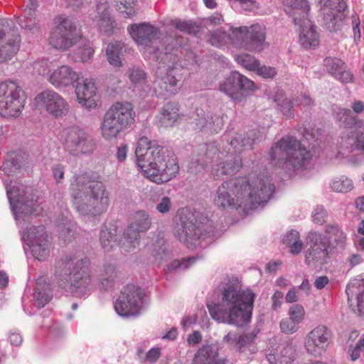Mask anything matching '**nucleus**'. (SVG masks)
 <instances>
[{
  "label": "nucleus",
  "instance_id": "obj_5",
  "mask_svg": "<svg viewBox=\"0 0 364 364\" xmlns=\"http://www.w3.org/2000/svg\"><path fill=\"white\" fill-rule=\"evenodd\" d=\"M174 236L188 247H195L202 241L211 243L220 233L214 222L203 213L189 208L181 210L173 229Z\"/></svg>",
  "mask_w": 364,
  "mask_h": 364
},
{
  "label": "nucleus",
  "instance_id": "obj_48",
  "mask_svg": "<svg viewBox=\"0 0 364 364\" xmlns=\"http://www.w3.org/2000/svg\"><path fill=\"white\" fill-rule=\"evenodd\" d=\"M171 25L181 32L196 35L200 31V26L191 20L175 18L171 21Z\"/></svg>",
  "mask_w": 364,
  "mask_h": 364
},
{
  "label": "nucleus",
  "instance_id": "obj_19",
  "mask_svg": "<svg viewBox=\"0 0 364 364\" xmlns=\"http://www.w3.org/2000/svg\"><path fill=\"white\" fill-rule=\"evenodd\" d=\"M236 35L237 47L261 51L266 46V28L263 24L255 23L250 27H237Z\"/></svg>",
  "mask_w": 364,
  "mask_h": 364
},
{
  "label": "nucleus",
  "instance_id": "obj_27",
  "mask_svg": "<svg viewBox=\"0 0 364 364\" xmlns=\"http://www.w3.org/2000/svg\"><path fill=\"white\" fill-rule=\"evenodd\" d=\"M214 155L217 159L223 160L221 156L223 153L218 152L217 149L213 146L202 145L200 148V152L193 154L188 165V170L190 173L197 174L202 172L209 163H210Z\"/></svg>",
  "mask_w": 364,
  "mask_h": 364
},
{
  "label": "nucleus",
  "instance_id": "obj_62",
  "mask_svg": "<svg viewBox=\"0 0 364 364\" xmlns=\"http://www.w3.org/2000/svg\"><path fill=\"white\" fill-rule=\"evenodd\" d=\"M284 4L293 9L302 11L304 14L309 10V3L306 0H284Z\"/></svg>",
  "mask_w": 364,
  "mask_h": 364
},
{
  "label": "nucleus",
  "instance_id": "obj_51",
  "mask_svg": "<svg viewBox=\"0 0 364 364\" xmlns=\"http://www.w3.org/2000/svg\"><path fill=\"white\" fill-rule=\"evenodd\" d=\"M17 23L27 33L35 34L40 30L39 23L36 18H17Z\"/></svg>",
  "mask_w": 364,
  "mask_h": 364
},
{
  "label": "nucleus",
  "instance_id": "obj_8",
  "mask_svg": "<svg viewBox=\"0 0 364 364\" xmlns=\"http://www.w3.org/2000/svg\"><path fill=\"white\" fill-rule=\"evenodd\" d=\"M134 122L135 112L132 105L127 102H117L104 114L100 127V134L106 141L116 139Z\"/></svg>",
  "mask_w": 364,
  "mask_h": 364
},
{
  "label": "nucleus",
  "instance_id": "obj_25",
  "mask_svg": "<svg viewBox=\"0 0 364 364\" xmlns=\"http://www.w3.org/2000/svg\"><path fill=\"white\" fill-rule=\"evenodd\" d=\"M192 118L199 129L211 134L220 132L224 124V120L220 114L210 111L205 112L203 109L196 108Z\"/></svg>",
  "mask_w": 364,
  "mask_h": 364
},
{
  "label": "nucleus",
  "instance_id": "obj_20",
  "mask_svg": "<svg viewBox=\"0 0 364 364\" xmlns=\"http://www.w3.org/2000/svg\"><path fill=\"white\" fill-rule=\"evenodd\" d=\"M155 75L154 90L157 97L167 98L176 94L178 86L175 68L159 61Z\"/></svg>",
  "mask_w": 364,
  "mask_h": 364
},
{
  "label": "nucleus",
  "instance_id": "obj_15",
  "mask_svg": "<svg viewBox=\"0 0 364 364\" xmlns=\"http://www.w3.org/2000/svg\"><path fill=\"white\" fill-rule=\"evenodd\" d=\"M21 41L18 30L12 21L0 19V64L8 62L16 55Z\"/></svg>",
  "mask_w": 364,
  "mask_h": 364
},
{
  "label": "nucleus",
  "instance_id": "obj_23",
  "mask_svg": "<svg viewBox=\"0 0 364 364\" xmlns=\"http://www.w3.org/2000/svg\"><path fill=\"white\" fill-rule=\"evenodd\" d=\"M331 331L324 325H318L306 336L304 346L306 351L315 356L321 355L328 346Z\"/></svg>",
  "mask_w": 364,
  "mask_h": 364
},
{
  "label": "nucleus",
  "instance_id": "obj_1",
  "mask_svg": "<svg viewBox=\"0 0 364 364\" xmlns=\"http://www.w3.org/2000/svg\"><path fill=\"white\" fill-rule=\"evenodd\" d=\"M274 191V186L268 176H263L251 183L246 178H235L218 188L213 202L223 209L241 208L248 212L267 202Z\"/></svg>",
  "mask_w": 364,
  "mask_h": 364
},
{
  "label": "nucleus",
  "instance_id": "obj_31",
  "mask_svg": "<svg viewBox=\"0 0 364 364\" xmlns=\"http://www.w3.org/2000/svg\"><path fill=\"white\" fill-rule=\"evenodd\" d=\"M193 364H226V359L219 356L216 346L206 345L198 350Z\"/></svg>",
  "mask_w": 364,
  "mask_h": 364
},
{
  "label": "nucleus",
  "instance_id": "obj_34",
  "mask_svg": "<svg viewBox=\"0 0 364 364\" xmlns=\"http://www.w3.org/2000/svg\"><path fill=\"white\" fill-rule=\"evenodd\" d=\"M327 238L331 241V251L334 250H342L345 248L347 242L346 233L336 223L327 224L324 228Z\"/></svg>",
  "mask_w": 364,
  "mask_h": 364
},
{
  "label": "nucleus",
  "instance_id": "obj_41",
  "mask_svg": "<svg viewBox=\"0 0 364 364\" xmlns=\"http://www.w3.org/2000/svg\"><path fill=\"white\" fill-rule=\"evenodd\" d=\"M141 233L129 225L123 232L122 247L125 251L130 252L139 245Z\"/></svg>",
  "mask_w": 364,
  "mask_h": 364
},
{
  "label": "nucleus",
  "instance_id": "obj_24",
  "mask_svg": "<svg viewBox=\"0 0 364 364\" xmlns=\"http://www.w3.org/2000/svg\"><path fill=\"white\" fill-rule=\"evenodd\" d=\"M303 13L301 18L294 16L293 20L295 25L299 26V43L301 46L306 49L314 48L318 46V34L316 30V26L306 17L307 13Z\"/></svg>",
  "mask_w": 364,
  "mask_h": 364
},
{
  "label": "nucleus",
  "instance_id": "obj_38",
  "mask_svg": "<svg viewBox=\"0 0 364 364\" xmlns=\"http://www.w3.org/2000/svg\"><path fill=\"white\" fill-rule=\"evenodd\" d=\"M117 277L116 266L112 263H105L98 275V287L100 290L106 291L111 289L114 286Z\"/></svg>",
  "mask_w": 364,
  "mask_h": 364
},
{
  "label": "nucleus",
  "instance_id": "obj_61",
  "mask_svg": "<svg viewBox=\"0 0 364 364\" xmlns=\"http://www.w3.org/2000/svg\"><path fill=\"white\" fill-rule=\"evenodd\" d=\"M295 354L294 347L291 344H287L280 352L284 364L291 363L294 360Z\"/></svg>",
  "mask_w": 364,
  "mask_h": 364
},
{
  "label": "nucleus",
  "instance_id": "obj_44",
  "mask_svg": "<svg viewBox=\"0 0 364 364\" xmlns=\"http://www.w3.org/2000/svg\"><path fill=\"white\" fill-rule=\"evenodd\" d=\"M97 30L103 35L110 36L116 28V23L112 15L104 16H93Z\"/></svg>",
  "mask_w": 364,
  "mask_h": 364
},
{
  "label": "nucleus",
  "instance_id": "obj_42",
  "mask_svg": "<svg viewBox=\"0 0 364 364\" xmlns=\"http://www.w3.org/2000/svg\"><path fill=\"white\" fill-rule=\"evenodd\" d=\"M117 228L114 226L102 228L100 232V242L105 251H110L117 245Z\"/></svg>",
  "mask_w": 364,
  "mask_h": 364
},
{
  "label": "nucleus",
  "instance_id": "obj_64",
  "mask_svg": "<svg viewBox=\"0 0 364 364\" xmlns=\"http://www.w3.org/2000/svg\"><path fill=\"white\" fill-rule=\"evenodd\" d=\"M255 73L266 79L273 78L277 75V71L274 67L266 65L260 66V65L256 69Z\"/></svg>",
  "mask_w": 364,
  "mask_h": 364
},
{
  "label": "nucleus",
  "instance_id": "obj_7",
  "mask_svg": "<svg viewBox=\"0 0 364 364\" xmlns=\"http://www.w3.org/2000/svg\"><path fill=\"white\" fill-rule=\"evenodd\" d=\"M269 156L275 166L288 172L304 168L311 159L309 151L291 135L282 136L274 143L269 151Z\"/></svg>",
  "mask_w": 364,
  "mask_h": 364
},
{
  "label": "nucleus",
  "instance_id": "obj_33",
  "mask_svg": "<svg viewBox=\"0 0 364 364\" xmlns=\"http://www.w3.org/2000/svg\"><path fill=\"white\" fill-rule=\"evenodd\" d=\"M260 136L259 132L252 129L244 134H237L231 140L230 144L235 153L240 154L245 150L252 149L253 145L259 140Z\"/></svg>",
  "mask_w": 364,
  "mask_h": 364
},
{
  "label": "nucleus",
  "instance_id": "obj_37",
  "mask_svg": "<svg viewBox=\"0 0 364 364\" xmlns=\"http://www.w3.org/2000/svg\"><path fill=\"white\" fill-rule=\"evenodd\" d=\"M178 106L176 103L171 102L164 105L159 115V126L168 127L175 124L179 118Z\"/></svg>",
  "mask_w": 364,
  "mask_h": 364
},
{
  "label": "nucleus",
  "instance_id": "obj_58",
  "mask_svg": "<svg viewBox=\"0 0 364 364\" xmlns=\"http://www.w3.org/2000/svg\"><path fill=\"white\" fill-rule=\"evenodd\" d=\"M197 257H188L187 259H183L182 261L175 260L172 262L168 266V269L171 271H176L178 269L186 270L193 263L196 261Z\"/></svg>",
  "mask_w": 364,
  "mask_h": 364
},
{
  "label": "nucleus",
  "instance_id": "obj_53",
  "mask_svg": "<svg viewBox=\"0 0 364 364\" xmlns=\"http://www.w3.org/2000/svg\"><path fill=\"white\" fill-rule=\"evenodd\" d=\"M279 110L284 116L288 118H293L294 116L292 102L287 98L275 99Z\"/></svg>",
  "mask_w": 364,
  "mask_h": 364
},
{
  "label": "nucleus",
  "instance_id": "obj_60",
  "mask_svg": "<svg viewBox=\"0 0 364 364\" xmlns=\"http://www.w3.org/2000/svg\"><path fill=\"white\" fill-rule=\"evenodd\" d=\"M96 8L94 16L111 15V9L108 0H95Z\"/></svg>",
  "mask_w": 364,
  "mask_h": 364
},
{
  "label": "nucleus",
  "instance_id": "obj_6",
  "mask_svg": "<svg viewBox=\"0 0 364 364\" xmlns=\"http://www.w3.org/2000/svg\"><path fill=\"white\" fill-rule=\"evenodd\" d=\"M55 279L58 285L76 297L89 295L92 277L87 259L65 257L55 266Z\"/></svg>",
  "mask_w": 364,
  "mask_h": 364
},
{
  "label": "nucleus",
  "instance_id": "obj_18",
  "mask_svg": "<svg viewBox=\"0 0 364 364\" xmlns=\"http://www.w3.org/2000/svg\"><path fill=\"white\" fill-rule=\"evenodd\" d=\"M333 113L338 121L340 126L348 129L341 136L338 153L343 157H349V153H345L343 147L345 141L348 138L364 134V123L357 116L353 114L349 109L336 107Z\"/></svg>",
  "mask_w": 364,
  "mask_h": 364
},
{
  "label": "nucleus",
  "instance_id": "obj_29",
  "mask_svg": "<svg viewBox=\"0 0 364 364\" xmlns=\"http://www.w3.org/2000/svg\"><path fill=\"white\" fill-rule=\"evenodd\" d=\"M324 65L328 72L342 83L346 84L353 81V73L342 60L327 57L324 60Z\"/></svg>",
  "mask_w": 364,
  "mask_h": 364
},
{
  "label": "nucleus",
  "instance_id": "obj_56",
  "mask_svg": "<svg viewBox=\"0 0 364 364\" xmlns=\"http://www.w3.org/2000/svg\"><path fill=\"white\" fill-rule=\"evenodd\" d=\"M288 314L289 318L299 324L304 319L305 310L303 306L296 304L289 308Z\"/></svg>",
  "mask_w": 364,
  "mask_h": 364
},
{
  "label": "nucleus",
  "instance_id": "obj_43",
  "mask_svg": "<svg viewBox=\"0 0 364 364\" xmlns=\"http://www.w3.org/2000/svg\"><path fill=\"white\" fill-rule=\"evenodd\" d=\"M151 220L149 213L144 210L136 211L133 215L130 226L141 234L146 232L151 227Z\"/></svg>",
  "mask_w": 364,
  "mask_h": 364
},
{
  "label": "nucleus",
  "instance_id": "obj_12",
  "mask_svg": "<svg viewBox=\"0 0 364 364\" xmlns=\"http://www.w3.org/2000/svg\"><path fill=\"white\" fill-rule=\"evenodd\" d=\"M144 291L134 284H127L121 291L114 304V309L121 317L130 318L139 314L143 306Z\"/></svg>",
  "mask_w": 364,
  "mask_h": 364
},
{
  "label": "nucleus",
  "instance_id": "obj_26",
  "mask_svg": "<svg viewBox=\"0 0 364 364\" xmlns=\"http://www.w3.org/2000/svg\"><path fill=\"white\" fill-rule=\"evenodd\" d=\"M80 80V73L72 67L63 65L50 72L48 80L56 89L73 86Z\"/></svg>",
  "mask_w": 364,
  "mask_h": 364
},
{
  "label": "nucleus",
  "instance_id": "obj_50",
  "mask_svg": "<svg viewBox=\"0 0 364 364\" xmlns=\"http://www.w3.org/2000/svg\"><path fill=\"white\" fill-rule=\"evenodd\" d=\"M236 61L248 70L255 72L259 65V62L249 54H240L235 56Z\"/></svg>",
  "mask_w": 364,
  "mask_h": 364
},
{
  "label": "nucleus",
  "instance_id": "obj_57",
  "mask_svg": "<svg viewBox=\"0 0 364 364\" xmlns=\"http://www.w3.org/2000/svg\"><path fill=\"white\" fill-rule=\"evenodd\" d=\"M173 207V202L168 196L159 198L156 203L155 208L158 213L165 215L170 212Z\"/></svg>",
  "mask_w": 364,
  "mask_h": 364
},
{
  "label": "nucleus",
  "instance_id": "obj_30",
  "mask_svg": "<svg viewBox=\"0 0 364 364\" xmlns=\"http://www.w3.org/2000/svg\"><path fill=\"white\" fill-rule=\"evenodd\" d=\"M242 166V159L239 156L230 154L213 167L211 174L214 178H220L223 175L233 176L240 171Z\"/></svg>",
  "mask_w": 364,
  "mask_h": 364
},
{
  "label": "nucleus",
  "instance_id": "obj_39",
  "mask_svg": "<svg viewBox=\"0 0 364 364\" xmlns=\"http://www.w3.org/2000/svg\"><path fill=\"white\" fill-rule=\"evenodd\" d=\"M28 191L22 190L15 196L17 208L21 213L28 216L33 215L36 213L38 208L37 200H34L31 194H27Z\"/></svg>",
  "mask_w": 364,
  "mask_h": 364
},
{
  "label": "nucleus",
  "instance_id": "obj_35",
  "mask_svg": "<svg viewBox=\"0 0 364 364\" xmlns=\"http://www.w3.org/2000/svg\"><path fill=\"white\" fill-rule=\"evenodd\" d=\"M348 301L350 302L353 296L357 301V310L359 315L364 314V279H355L347 285L346 289Z\"/></svg>",
  "mask_w": 364,
  "mask_h": 364
},
{
  "label": "nucleus",
  "instance_id": "obj_17",
  "mask_svg": "<svg viewBox=\"0 0 364 364\" xmlns=\"http://www.w3.org/2000/svg\"><path fill=\"white\" fill-rule=\"evenodd\" d=\"M127 30L134 41L139 46H144L146 52L159 60V48L156 41L159 36V29L148 23H134L129 26Z\"/></svg>",
  "mask_w": 364,
  "mask_h": 364
},
{
  "label": "nucleus",
  "instance_id": "obj_49",
  "mask_svg": "<svg viewBox=\"0 0 364 364\" xmlns=\"http://www.w3.org/2000/svg\"><path fill=\"white\" fill-rule=\"evenodd\" d=\"M128 76L135 87H143L146 84V75L139 68L132 67L128 71Z\"/></svg>",
  "mask_w": 364,
  "mask_h": 364
},
{
  "label": "nucleus",
  "instance_id": "obj_40",
  "mask_svg": "<svg viewBox=\"0 0 364 364\" xmlns=\"http://www.w3.org/2000/svg\"><path fill=\"white\" fill-rule=\"evenodd\" d=\"M185 40L184 38L181 36H178L173 32H171L170 33H168L164 38H163V43L164 46V52L160 51L159 49L158 51V56L159 60L160 61H162L168 57V53L171 51L172 50L181 47L184 43Z\"/></svg>",
  "mask_w": 364,
  "mask_h": 364
},
{
  "label": "nucleus",
  "instance_id": "obj_10",
  "mask_svg": "<svg viewBox=\"0 0 364 364\" xmlns=\"http://www.w3.org/2000/svg\"><path fill=\"white\" fill-rule=\"evenodd\" d=\"M305 250V263L309 267H317L327 264L331 254V241L318 232H309Z\"/></svg>",
  "mask_w": 364,
  "mask_h": 364
},
{
  "label": "nucleus",
  "instance_id": "obj_63",
  "mask_svg": "<svg viewBox=\"0 0 364 364\" xmlns=\"http://www.w3.org/2000/svg\"><path fill=\"white\" fill-rule=\"evenodd\" d=\"M94 50L90 47L77 48L75 51V55L77 59L82 62L89 60L93 55Z\"/></svg>",
  "mask_w": 364,
  "mask_h": 364
},
{
  "label": "nucleus",
  "instance_id": "obj_47",
  "mask_svg": "<svg viewBox=\"0 0 364 364\" xmlns=\"http://www.w3.org/2000/svg\"><path fill=\"white\" fill-rule=\"evenodd\" d=\"M345 153H349V157L357 155L359 151H364V134L348 138L343 145Z\"/></svg>",
  "mask_w": 364,
  "mask_h": 364
},
{
  "label": "nucleus",
  "instance_id": "obj_4",
  "mask_svg": "<svg viewBox=\"0 0 364 364\" xmlns=\"http://www.w3.org/2000/svg\"><path fill=\"white\" fill-rule=\"evenodd\" d=\"M70 189L73 204L81 215L94 217L107 209L109 198L105 186L101 182L91 181L87 173L74 175Z\"/></svg>",
  "mask_w": 364,
  "mask_h": 364
},
{
  "label": "nucleus",
  "instance_id": "obj_45",
  "mask_svg": "<svg viewBox=\"0 0 364 364\" xmlns=\"http://www.w3.org/2000/svg\"><path fill=\"white\" fill-rule=\"evenodd\" d=\"M124 46L123 43L115 42L109 43L106 49V55L107 61L114 67H121L122 60L120 55Z\"/></svg>",
  "mask_w": 364,
  "mask_h": 364
},
{
  "label": "nucleus",
  "instance_id": "obj_2",
  "mask_svg": "<svg viewBox=\"0 0 364 364\" xmlns=\"http://www.w3.org/2000/svg\"><path fill=\"white\" fill-rule=\"evenodd\" d=\"M255 294L242 289L237 277L229 279L220 289L218 304H208L213 319L218 323L244 327L250 322Z\"/></svg>",
  "mask_w": 364,
  "mask_h": 364
},
{
  "label": "nucleus",
  "instance_id": "obj_9",
  "mask_svg": "<svg viewBox=\"0 0 364 364\" xmlns=\"http://www.w3.org/2000/svg\"><path fill=\"white\" fill-rule=\"evenodd\" d=\"M26 96L16 82L8 80L0 83V114L18 117L25 105Z\"/></svg>",
  "mask_w": 364,
  "mask_h": 364
},
{
  "label": "nucleus",
  "instance_id": "obj_13",
  "mask_svg": "<svg viewBox=\"0 0 364 364\" xmlns=\"http://www.w3.org/2000/svg\"><path fill=\"white\" fill-rule=\"evenodd\" d=\"M348 0H318L319 14L323 26L331 32L341 28L346 18Z\"/></svg>",
  "mask_w": 364,
  "mask_h": 364
},
{
  "label": "nucleus",
  "instance_id": "obj_21",
  "mask_svg": "<svg viewBox=\"0 0 364 364\" xmlns=\"http://www.w3.org/2000/svg\"><path fill=\"white\" fill-rule=\"evenodd\" d=\"M35 102L56 119L65 117L70 111V106L66 100L52 90H46L38 94Z\"/></svg>",
  "mask_w": 364,
  "mask_h": 364
},
{
  "label": "nucleus",
  "instance_id": "obj_52",
  "mask_svg": "<svg viewBox=\"0 0 364 364\" xmlns=\"http://www.w3.org/2000/svg\"><path fill=\"white\" fill-rule=\"evenodd\" d=\"M353 187L352 181L344 176L334 180L331 183L332 189L336 192L347 193L352 190Z\"/></svg>",
  "mask_w": 364,
  "mask_h": 364
},
{
  "label": "nucleus",
  "instance_id": "obj_22",
  "mask_svg": "<svg viewBox=\"0 0 364 364\" xmlns=\"http://www.w3.org/2000/svg\"><path fill=\"white\" fill-rule=\"evenodd\" d=\"M23 239L28 242L31 252L37 259L44 260L50 254V242L43 225H32L27 228V232L23 235Z\"/></svg>",
  "mask_w": 364,
  "mask_h": 364
},
{
  "label": "nucleus",
  "instance_id": "obj_36",
  "mask_svg": "<svg viewBox=\"0 0 364 364\" xmlns=\"http://www.w3.org/2000/svg\"><path fill=\"white\" fill-rule=\"evenodd\" d=\"M53 293L49 283L43 278L37 279L33 299L38 309L44 307L52 299Z\"/></svg>",
  "mask_w": 364,
  "mask_h": 364
},
{
  "label": "nucleus",
  "instance_id": "obj_14",
  "mask_svg": "<svg viewBox=\"0 0 364 364\" xmlns=\"http://www.w3.org/2000/svg\"><path fill=\"white\" fill-rule=\"evenodd\" d=\"M55 27L52 29L48 38L49 44L57 50H65L77 43L75 23L65 16H59L55 18Z\"/></svg>",
  "mask_w": 364,
  "mask_h": 364
},
{
  "label": "nucleus",
  "instance_id": "obj_46",
  "mask_svg": "<svg viewBox=\"0 0 364 364\" xmlns=\"http://www.w3.org/2000/svg\"><path fill=\"white\" fill-rule=\"evenodd\" d=\"M283 242L289 247V252L293 255H298L304 247L299 232L294 230L286 233L283 237Z\"/></svg>",
  "mask_w": 364,
  "mask_h": 364
},
{
  "label": "nucleus",
  "instance_id": "obj_28",
  "mask_svg": "<svg viewBox=\"0 0 364 364\" xmlns=\"http://www.w3.org/2000/svg\"><path fill=\"white\" fill-rule=\"evenodd\" d=\"M75 87V95L78 103L87 109H92L97 107L95 97L97 94V87L91 79H85L80 82V80L73 86Z\"/></svg>",
  "mask_w": 364,
  "mask_h": 364
},
{
  "label": "nucleus",
  "instance_id": "obj_54",
  "mask_svg": "<svg viewBox=\"0 0 364 364\" xmlns=\"http://www.w3.org/2000/svg\"><path fill=\"white\" fill-rule=\"evenodd\" d=\"M117 3H119L118 6V11L124 14L125 18L133 17L136 12L133 9L136 0H116Z\"/></svg>",
  "mask_w": 364,
  "mask_h": 364
},
{
  "label": "nucleus",
  "instance_id": "obj_55",
  "mask_svg": "<svg viewBox=\"0 0 364 364\" xmlns=\"http://www.w3.org/2000/svg\"><path fill=\"white\" fill-rule=\"evenodd\" d=\"M10 163L15 169L28 167L29 165L28 154L25 152L17 153L11 159Z\"/></svg>",
  "mask_w": 364,
  "mask_h": 364
},
{
  "label": "nucleus",
  "instance_id": "obj_16",
  "mask_svg": "<svg viewBox=\"0 0 364 364\" xmlns=\"http://www.w3.org/2000/svg\"><path fill=\"white\" fill-rule=\"evenodd\" d=\"M256 89L253 81L238 72L232 73L219 87L220 91L235 102H241Z\"/></svg>",
  "mask_w": 364,
  "mask_h": 364
},
{
  "label": "nucleus",
  "instance_id": "obj_32",
  "mask_svg": "<svg viewBox=\"0 0 364 364\" xmlns=\"http://www.w3.org/2000/svg\"><path fill=\"white\" fill-rule=\"evenodd\" d=\"M237 27L230 26L228 31L224 28L209 31L208 33V42L215 47H220L225 44L230 43L236 46Z\"/></svg>",
  "mask_w": 364,
  "mask_h": 364
},
{
  "label": "nucleus",
  "instance_id": "obj_11",
  "mask_svg": "<svg viewBox=\"0 0 364 364\" xmlns=\"http://www.w3.org/2000/svg\"><path fill=\"white\" fill-rule=\"evenodd\" d=\"M64 146L70 154L75 156L90 155L96 149L92 136L85 129L77 126L65 130Z\"/></svg>",
  "mask_w": 364,
  "mask_h": 364
},
{
  "label": "nucleus",
  "instance_id": "obj_59",
  "mask_svg": "<svg viewBox=\"0 0 364 364\" xmlns=\"http://www.w3.org/2000/svg\"><path fill=\"white\" fill-rule=\"evenodd\" d=\"M280 328L283 333L292 334L299 329V323L291 318H285L280 322Z\"/></svg>",
  "mask_w": 364,
  "mask_h": 364
},
{
  "label": "nucleus",
  "instance_id": "obj_3",
  "mask_svg": "<svg viewBox=\"0 0 364 364\" xmlns=\"http://www.w3.org/2000/svg\"><path fill=\"white\" fill-rule=\"evenodd\" d=\"M136 164L150 181L161 184L175 178L179 166L172 151L158 141L141 137L135 150Z\"/></svg>",
  "mask_w": 364,
  "mask_h": 364
}]
</instances>
